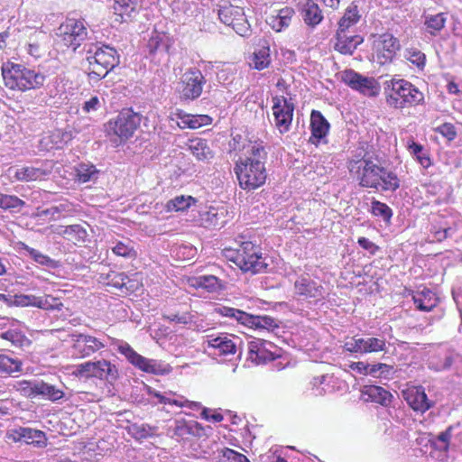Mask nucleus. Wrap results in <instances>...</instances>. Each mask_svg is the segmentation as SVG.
Returning a JSON list of instances; mask_svg holds the SVG:
<instances>
[{
  "label": "nucleus",
  "instance_id": "864d4df0",
  "mask_svg": "<svg viewBox=\"0 0 462 462\" xmlns=\"http://www.w3.org/2000/svg\"><path fill=\"white\" fill-rule=\"evenodd\" d=\"M453 427L449 426L446 430L430 439L431 447L439 451H448L449 448V440L451 438Z\"/></svg>",
  "mask_w": 462,
  "mask_h": 462
},
{
  "label": "nucleus",
  "instance_id": "f3484780",
  "mask_svg": "<svg viewBox=\"0 0 462 462\" xmlns=\"http://www.w3.org/2000/svg\"><path fill=\"white\" fill-rule=\"evenodd\" d=\"M248 357L256 365L265 364L280 357L278 347L272 342L255 338L247 343Z\"/></svg>",
  "mask_w": 462,
  "mask_h": 462
},
{
  "label": "nucleus",
  "instance_id": "79ce46f5",
  "mask_svg": "<svg viewBox=\"0 0 462 462\" xmlns=\"http://www.w3.org/2000/svg\"><path fill=\"white\" fill-rule=\"evenodd\" d=\"M270 63V48L263 45L254 51L250 65L257 70H262L266 69Z\"/></svg>",
  "mask_w": 462,
  "mask_h": 462
},
{
  "label": "nucleus",
  "instance_id": "1a4fd4ad",
  "mask_svg": "<svg viewBox=\"0 0 462 462\" xmlns=\"http://www.w3.org/2000/svg\"><path fill=\"white\" fill-rule=\"evenodd\" d=\"M72 374L79 378L94 377L111 384L119 377L116 365L104 358L77 365Z\"/></svg>",
  "mask_w": 462,
  "mask_h": 462
},
{
  "label": "nucleus",
  "instance_id": "dca6fc26",
  "mask_svg": "<svg viewBox=\"0 0 462 462\" xmlns=\"http://www.w3.org/2000/svg\"><path fill=\"white\" fill-rule=\"evenodd\" d=\"M294 104L283 96H275L273 97V114L274 116L275 126L280 134L288 133L291 129Z\"/></svg>",
  "mask_w": 462,
  "mask_h": 462
},
{
  "label": "nucleus",
  "instance_id": "a878e982",
  "mask_svg": "<svg viewBox=\"0 0 462 462\" xmlns=\"http://www.w3.org/2000/svg\"><path fill=\"white\" fill-rule=\"evenodd\" d=\"M400 48L399 41L393 35H383L376 51L377 61L380 64L391 62Z\"/></svg>",
  "mask_w": 462,
  "mask_h": 462
},
{
  "label": "nucleus",
  "instance_id": "39448f33",
  "mask_svg": "<svg viewBox=\"0 0 462 462\" xmlns=\"http://www.w3.org/2000/svg\"><path fill=\"white\" fill-rule=\"evenodd\" d=\"M85 19L77 18L74 14H69L57 28L56 34L61 39L64 45L77 53L83 42L88 39V31Z\"/></svg>",
  "mask_w": 462,
  "mask_h": 462
},
{
  "label": "nucleus",
  "instance_id": "a19ab883",
  "mask_svg": "<svg viewBox=\"0 0 462 462\" xmlns=\"http://www.w3.org/2000/svg\"><path fill=\"white\" fill-rule=\"evenodd\" d=\"M35 389L38 390V396H42L53 402H59L64 397V393L61 389L43 381H38V388Z\"/></svg>",
  "mask_w": 462,
  "mask_h": 462
},
{
  "label": "nucleus",
  "instance_id": "69168bd1",
  "mask_svg": "<svg viewBox=\"0 0 462 462\" xmlns=\"http://www.w3.org/2000/svg\"><path fill=\"white\" fill-rule=\"evenodd\" d=\"M202 220L205 226L217 228L221 226L218 221L217 212L215 209H210L202 214Z\"/></svg>",
  "mask_w": 462,
  "mask_h": 462
},
{
  "label": "nucleus",
  "instance_id": "f8f14e48",
  "mask_svg": "<svg viewBox=\"0 0 462 462\" xmlns=\"http://www.w3.org/2000/svg\"><path fill=\"white\" fill-rule=\"evenodd\" d=\"M340 80L353 90L367 97H375L380 89L376 79L372 77L364 76L352 69L342 71Z\"/></svg>",
  "mask_w": 462,
  "mask_h": 462
},
{
  "label": "nucleus",
  "instance_id": "4468645a",
  "mask_svg": "<svg viewBox=\"0 0 462 462\" xmlns=\"http://www.w3.org/2000/svg\"><path fill=\"white\" fill-rule=\"evenodd\" d=\"M9 304L15 307H35L49 311H60L64 307L58 298L51 295L15 294L10 299Z\"/></svg>",
  "mask_w": 462,
  "mask_h": 462
},
{
  "label": "nucleus",
  "instance_id": "c9c22d12",
  "mask_svg": "<svg viewBox=\"0 0 462 462\" xmlns=\"http://www.w3.org/2000/svg\"><path fill=\"white\" fill-rule=\"evenodd\" d=\"M21 249L24 251L25 254L33 260L36 263L49 269H57L60 266V262L51 258L50 256L42 254V252L29 246L24 243H21Z\"/></svg>",
  "mask_w": 462,
  "mask_h": 462
},
{
  "label": "nucleus",
  "instance_id": "052dcab7",
  "mask_svg": "<svg viewBox=\"0 0 462 462\" xmlns=\"http://www.w3.org/2000/svg\"><path fill=\"white\" fill-rule=\"evenodd\" d=\"M395 370L393 365L383 364V363H376L371 364L370 375L375 378H391Z\"/></svg>",
  "mask_w": 462,
  "mask_h": 462
},
{
  "label": "nucleus",
  "instance_id": "ddd939ff",
  "mask_svg": "<svg viewBox=\"0 0 462 462\" xmlns=\"http://www.w3.org/2000/svg\"><path fill=\"white\" fill-rule=\"evenodd\" d=\"M241 257L244 263H241V270L244 273L250 272L252 274L263 273L268 267L265 257L260 252L259 247L251 241H245L240 244Z\"/></svg>",
  "mask_w": 462,
  "mask_h": 462
},
{
  "label": "nucleus",
  "instance_id": "774afa93",
  "mask_svg": "<svg viewBox=\"0 0 462 462\" xmlns=\"http://www.w3.org/2000/svg\"><path fill=\"white\" fill-rule=\"evenodd\" d=\"M234 69L226 67L219 69L217 73V79L222 85H229L234 79Z\"/></svg>",
  "mask_w": 462,
  "mask_h": 462
},
{
  "label": "nucleus",
  "instance_id": "9b49d317",
  "mask_svg": "<svg viewBox=\"0 0 462 462\" xmlns=\"http://www.w3.org/2000/svg\"><path fill=\"white\" fill-rule=\"evenodd\" d=\"M206 84L207 79L201 70L190 67L180 76L177 90L181 100L194 101L201 96Z\"/></svg>",
  "mask_w": 462,
  "mask_h": 462
},
{
  "label": "nucleus",
  "instance_id": "3c124183",
  "mask_svg": "<svg viewBox=\"0 0 462 462\" xmlns=\"http://www.w3.org/2000/svg\"><path fill=\"white\" fill-rule=\"evenodd\" d=\"M154 428L148 424L133 423L126 428L129 435L134 439L141 441L153 435Z\"/></svg>",
  "mask_w": 462,
  "mask_h": 462
},
{
  "label": "nucleus",
  "instance_id": "4d7b16f0",
  "mask_svg": "<svg viewBox=\"0 0 462 462\" xmlns=\"http://www.w3.org/2000/svg\"><path fill=\"white\" fill-rule=\"evenodd\" d=\"M240 7L233 5H221L217 11L219 20L226 25H230L238 15Z\"/></svg>",
  "mask_w": 462,
  "mask_h": 462
},
{
  "label": "nucleus",
  "instance_id": "58836bf2",
  "mask_svg": "<svg viewBox=\"0 0 462 462\" xmlns=\"http://www.w3.org/2000/svg\"><path fill=\"white\" fill-rule=\"evenodd\" d=\"M180 119V128L198 129L212 123V118L208 115H184Z\"/></svg>",
  "mask_w": 462,
  "mask_h": 462
},
{
  "label": "nucleus",
  "instance_id": "e2e57ef3",
  "mask_svg": "<svg viewBox=\"0 0 462 462\" xmlns=\"http://www.w3.org/2000/svg\"><path fill=\"white\" fill-rule=\"evenodd\" d=\"M38 380L22 381L19 383V391L22 395L27 398H35L38 396Z\"/></svg>",
  "mask_w": 462,
  "mask_h": 462
},
{
  "label": "nucleus",
  "instance_id": "de8ad7c7",
  "mask_svg": "<svg viewBox=\"0 0 462 462\" xmlns=\"http://www.w3.org/2000/svg\"><path fill=\"white\" fill-rule=\"evenodd\" d=\"M369 212L377 217H381L385 223H391L393 209L385 203L373 199Z\"/></svg>",
  "mask_w": 462,
  "mask_h": 462
},
{
  "label": "nucleus",
  "instance_id": "9d476101",
  "mask_svg": "<svg viewBox=\"0 0 462 462\" xmlns=\"http://www.w3.org/2000/svg\"><path fill=\"white\" fill-rule=\"evenodd\" d=\"M234 171L243 189L248 191L256 189L266 181L267 172L265 165L261 164L259 162L241 161L236 164Z\"/></svg>",
  "mask_w": 462,
  "mask_h": 462
},
{
  "label": "nucleus",
  "instance_id": "cd10ccee",
  "mask_svg": "<svg viewBox=\"0 0 462 462\" xmlns=\"http://www.w3.org/2000/svg\"><path fill=\"white\" fill-rule=\"evenodd\" d=\"M337 42L335 50L344 55H352L356 48L364 42V38L359 34L347 36L346 32L337 31Z\"/></svg>",
  "mask_w": 462,
  "mask_h": 462
},
{
  "label": "nucleus",
  "instance_id": "7ed1b4c3",
  "mask_svg": "<svg viewBox=\"0 0 462 462\" xmlns=\"http://www.w3.org/2000/svg\"><path fill=\"white\" fill-rule=\"evenodd\" d=\"M359 154L356 159H351L348 162V170L351 174L356 176L359 181V185L363 188H371L379 189L383 174H384L385 168L374 162L371 158H366L365 155Z\"/></svg>",
  "mask_w": 462,
  "mask_h": 462
},
{
  "label": "nucleus",
  "instance_id": "f257e3e1",
  "mask_svg": "<svg viewBox=\"0 0 462 462\" xmlns=\"http://www.w3.org/2000/svg\"><path fill=\"white\" fill-rule=\"evenodd\" d=\"M386 103L393 108L415 106L424 102V94L410 81L403 79L386 80L383 83Z\"/></svg>",
  "mask_w": 462,
  "mask_h": 462
},
{
  "label": "nucleus",
  "instance_id": "c85d7f7f",
  "mask_svg": "<svg viewBox=\"0 0 462 462\" xmlns=\"http://www.w3.org/2000/svg\"><path fill=\"white\" fill-rule=\"evenodd\" d=\"M189 285L195 289H202L207 292H219L225 289V282L215 275H199L189 281Z\"/></svg>",
  "mask_w": 462,
  "mask_h": 462
},
{
  "label": "nucleus",
  "instance_id": "680f3d73",
  "mask_svg": "<svg viewBox=\"0 0 462 462\" xmlns=\"http://www.w3.org/2000/svg\"><path fill=\"white\" fill-rule=\"evenodd\" d=\"M25 202L14 195L0 194V208L5 210L21 208Z\"/></svg>",
  "mask_w": 462,
  "mask_h": 462
},
{
  "label": "nucleus",
  "instance_id": "7c9ffc66",
  "mask_svg": "<svg viewBox=\"0 0 462 462\" xmlns=\"http://www.w3.org/2000/svg\"><path fill=\"white\" fill-rule=\"evenodd\" d=\"M362 394L366 396V401L376 402L382 406L388 407L392 403L393 394L378 385H365L362 389Z\"/></svg>",
  "mask_w": 462,
  "mask_h": 462
},
{
  "label": "nucleus",
  "instance_id": "20e7f679",
  "mask_svg": "<svg viewBox=\"0 0 462 462\" xmlns=\"http://www.w3.org/2000/svg\"><path fill=\"white\" fill-rule=\"evenodd\" d=\"M217 313L236 321L244 327L255 330H267L274 332L280 328L281 321L268 315H253L241 310L222 306L217 309Z\"/></svg>",
  "mask_w": 462,
  "mask_h": 462
},
{
  "label": "nucleus",
  "instance_id": "a211bd4d",
  "mask_svg": "<svg viewBox=\"0 0 462 462\" xmlns=\"http://www.w3.org/2000/svg\"><path fill=\"white\" fill-rule=\"evenodd\" d=\"M343 347L347 352L359 355L377 353L385 350L386 341L383 337L356 336L346 340Z\"/></svg>",
  "mask_w": 462,
  "mask_h": 462
},
{
  "label": "nucleus",
  "instance_id": "6e6552de",
  "mask_svg": "<svg viewBox=\"0 0 462 462\" xmlns=\"http://www.w3.org/2000/svg\"><path fill=\"white\" fill-rule=\"evenodd\" d=\"M143 116L134 112L133 108H125L119 112L116 118L106 125L108 136L115 135L120 142L131 138L141 125Z\"/></svg>",
  "mask_w": 462,
  "mask_h": 462
},
{
  "label": "nucleus",
  "instance_id": "e433bc0d",
  "mask_svg": "<svg viewBox=\"0 0 462 462\" xmlns=\"http://www.w3.org/2000/svg\"><path fill=\"white\" fill-rule=\"evenodd\" d=\"M189 149L199 161L208 162L214 156L208 142L204 139L191 140Z\"/></svg>",
  "mask_w": 462,
  "mask_h": 462
},
{
  "label": "nucleus",
  "instance_id": "37998d69",
  "mask_svg": "<svg viewBox=\"0 0 462 462\" xmlns=\"http://www.w3.org/2000/svg\"><path fill=\"white\" fill-rule=\"evenodd\" d=\"M361 18L357 5L352 3L346 10L343 17L338 22V29L340 32H346V30L356 24Z\"/></svg>",
  "mask_w": 462,
  "mask_h": 462
},
{
  "label": "nucleus",
  "instance_id": "f03ea898",
  "mask_svg": "<svg viewBox=\"0 0 462 462\" xmlns=\"http://www.w3.org/2000/svg\"><path fill=\"white\" fill-rule=\"evenodd\" d=\"M5 85L10 89L26 91L43 86L46 75L22 64L7 62L2 66Z\"/></svg>",
  "mask_w": 462,
  "mask_h": 462
},
{
  "label": "nucleus",
  "instance_id": "bf43d9fd",
  "mask_svg": "<svg viewBox=\"0 0 462 462\" xmlns=\"http://www.w3.org/2000/svg\"><path fill=\"white\" fill-rule=\"evenodd\" d=\"M409 151L423 168L427 169L431 165L430 156L424 152V148L420 143L412 142L409 144Z\"/></svg>",
  "mask_w": 462,
  "mask_h": 462
},
{
  "label": "nucleus",
  "instance_id": "f704fd0d",
  "mask_svg": "<svg viewBox=\"0 0 462 462\" xmlns=\"http://www.w3.org/2000/svg\"><path fill=\"white\" fill-rule=\"evenodd\" d=\"M56 233L63 235L65 238L73 244L85 243L88 238V232L81 225L59 226Z\"/></svg>",
  "mask_w": 462,
  "mask_h": 462
},
{
  "label": "nucleus",
  "instance_id": "2eb2a0df",
  "mask_svg": "<svg viewBox=\"0 0 462 462\" xmlns=\"http://www.w3.org/2000/svg\"><path fill=\"white\" fill-rule=\"evenodd\" d=\"M208 346L214 350L213 355L218 356H227L238 352V356L242 355L243 342L239 337L230 334H220L217 336H207Z\"/></svg>",
  "mask_w": 462,
  "mask_h": 462
},
{
  "label": "nucleus",
  "instance_id": "0e129e2a",
  "mask_svg": "<svg viewBox=\"0 0 462 462\" xmlns=\"http://www.w3.org/2000/svg\"><path fill=\"white\" fill-rule=\"evenodd\" d=\"M225 257L234 263L241 270V263H244V258L241 257L240 245L237 248H226L224 250Z\"/></svg>",
  "mask_w": 462,
  "mask_h": 462
},
{
  "label": "nucleus",
  "instance_id": "4be33fe9",
  "mask_svg": "<svg viewBox=\"0 0 462 462\" xmlns=\"http://www.w3.org/2000/svg\"><path fill=\"white\" fill-rule=\"evenodd\" d=\"M462 362V356L451 349H445L433 355L428 363L429 369L435 372L448 371Z\"/></svg>",
  "mask_w": 462,
  "mask_h": 462
},
{
  "label": "nucleus",
  "instance_id": "aec40b11",
  "mask_svg": "<svg viewBox=\"0 0 462 462\" xmlns=\"http://www.w3.org/2000/svg\"><path fill=\"white\" fill-rule=\"evenodd\" d=\"M72 337V353L77 358L88 357L106 346V343L102 338L88 334L79 333Z\"/></svg>",
  "mask_w": 462,
  "mask_h": 462
},
{
  "label": "nucleus",
  "instance_id": "b1692460",
  "mask_svg": "<svg viewBox=\"0 0 462 462\" xmlns=\"http://www.w3.org/2000/svg\"><path fill=\"white\" fill-rule=\"evenodd\" d=\"M173 437L184 439L187 436L203 437L206 435L203 426L196 420H175L174 425L169 428Z\"/></svg>",
  "mask_w": 462,
  "mask_h": 462
},
{
  "label": "nucleus",
  "instance_id": "0eeeda50",
  "mask_svg": "<svg viewBox=\"0 0 462 462\" xmlns=\"http://www.w3.org/2000/svg\"><path fill=\"white\" fill-rule=\"evenodd\" d=\"M115 346L116 350L121 355H123L131 365L143 372L157 375H165L172 371V368L169 364H164L162 361L155 359H149L139 355L125 341L117 340L115 343Z\"/></svg>",
  "mask_w": 462,
  "mask_h": 462
},
{
  "label": "nucleus",
  "instance_id": "4c0bfd02",
  "mask_svg": "<svg viewBox=\"0 0 462 462\" xmlns=\"http://www.w3.org/2000/svg\"><path fill=\"white\" fill-rule=\"evenodd\" d=\"M76 180L79 183H86L96 180L98 177L99 171L96 166L89 162H80L75 167Z\"/></svg>",
  "mask_w": 462,
  "mask_h": 462
},
{
  "label": "nucleus",
  "instance_id": "72a5a7b5",
  "mask_svg": "<svg viewBox=\"0 0 462 462\" xmlns=\"http://www.w3.org/2000/svg\"><path fill=\"white\" fill-rule=\"evenodd\" d=\"M416 308L420 311H430L439 303V298L430 289L424 287L421 291H418L412 296Z\"/></svg>",
  "mask_w": 462,
  "mask_h": 462
},
{
  "label": "nucleus",
  "instance_id": "5701e85b",
  "mask_svg": "<svg viewBox=\"0 0 462 462\" xmlns=\"http://www.w3.org/2000/svg\"><path fill=\"white\" fill-rule=\"evenodd\" d=\"M9 439L14 442L24 441L28 444H35L38 447L46 445V435L43 431L28 427H18L8 433Z\"/></svg>",
  "mask_w": 462,
  "mask_h": 462
},
{
  "label": "nucleus",
  "instance_id": "bb28decb",
  "mask_svg": "<svg viewBox=\"0 0 462 462\" xmlns=\"http://www.w3.org/2000/svg\"><path fill=\"white\" fill-rule=\"evenodd\" d=\"M296 293L305 299L322 298L323 287L309 276H300L294 284Z\"/></svg>",
  "mask_w": 462,
  "mask_h": 462
},
{
  "label": "nucleus",
  "instance_id": "412c9836",
  "mask_svg": "<svg viewBox=\"0 0 462 462\" xmlns=\"http://www.w3.org/2000/svg\"><path fill=\"white\" fill-rule=\"evenodd\" d=\"M143 0H114L113 14L114 21L119 23H129L134 22L140 10Z\"/></svg>",
  "mask_w": 462,
  "mask_h": 462
},
{
  "label": "nucleus",
  "instance_id": "c756f323",
  "mask_svg": "<svg viewBox=\"0 0 462 462\" xmlns=\"http://www.w3.org/2000/svg\"><path fill=\"white\" fill-rule=\"evenodd\" d=\"M295 14L293 8L285 6L267 17L266 23L277 32L288 28Z\"/></svg>",
  "mask_w": 462,
  "mask_h": 462
},
{
  "label": "nucleus",
  "instance_id": "473e14b6",
  "mask_svg": "<svg viewBox=\"0 0 462 462\" xmlns=\"http://www.w3.org/2000/svg\"><path fill=\"white\" fill-rule=\"evenodd\" d=\"M329 128L330 125L321 112L312 110L310 114L311 138L319 142L327 136Z\"/></svg>",
  "mask_w": 462,
  "mask_h": 462
},
{
  "label": "nucleus",
  "instance_id": "a18cd8bd",
  "mask_svg": "<svg viewBox=\"0 0 462 462\" xmlns=\"http://www.w3.org/2000/svg\"><path fill=\"white\" fill-rule=\"evenodd\" d=\"M1 337L10 341L12 346L19 348L27 347L32 343L23 333L17 329H8L1 334Z\"/></svg>",
  "mask_w": 462,
  "mask_h": 462
},
{
  "label": "nucleus",
  "instance_id": "5fc2aeb1",
  "mask_svg": "<svg viewBox=\"0 0 462 462\" xmlns=\"http://www.w3.org/2000/svg\"><path fill=\"white\" fill-rule=\"evenodd\" d=\"M21 365L22 363L18 359L0 355V376L21 371Z\"/></svg>",
  "mask_w": 462,
  "mask_h": 462
},
{
  "label": "nucleus",
  "instance_id": "49530a36",
  "mask_svg": "<svg viewBox=\"0 0 462 462\" xmlns=\"http://www.w3.org/2000/svg\"><path fill=\"white\" fill-rule=\"evenodd\" d=\"M111 250L115 254L128 259L135 258L137 255L134 242L130 239L116 241L115 245L111 247Z\"/></svg>",
  "mask_w": 462,
  "mask_h": 462
},
{
  "label": "nucleus",
  "instance_id": "603ef678",
  "mask_svg": "<svg viewBox=\"0 0 462 462\" xmlns=\"http://www.w3.org/2000/svg\"><path fill=\"white\" fill-rule=\"evenodd\" d=\"M108 284L111 286L126 291H133L134 285L131 280L125 273H111L107 275Z\"/></svg>",
  "mask_w": 462,
  "mask_h": 462
},
{
  "label": "nucleus",
  "instance_id": "ea45409f",
  "mask_svg": "<svg viewBox=\"0 0 462 462\" xmlns=\"http://www.w3.org/2000/svg\"><path fill=\"white\" fill-rule=\"evenodd\" d=\"M196 202L197 199L192 196H176L166 203L165 208L167 212H184Z\"/></svg>",
  "mask_w": 462,
  "mask_h": 462
},
{
  "label": "nucleus",
  "instance_id": "c03bdc74",
  "mask_svg": "<svg viewBox=\"0 0 462 462\" xmlns=\"http://www.w3.org/2000/svg\"><path fill=\"white\" fill-rule=\"evenodd\" d=\"M446 22L447 17L444 13L424 15V24L426 26V30L431 35H436L438 32H439L444 28Z\"/></svg>",
  "mask_w": 462,
  "mask_h": 462
},
{
  "label": "nucleus",
  "instance_id": "393cba45",
  "mask_svg": "<svg viewBox=\"0 0 462 462\" xmlns=\"http://www.w3.org/2000/svg\"><path fill=\"white\" fill-rule=\"evenodd\" d=\"M51 172V169L43 167L42 164L22 166L14 170V178L18 181L30 182L43 180Z\"/></svg>",
  "mask_w": 462,
  "mask_h": 462
},
{
  "label": "nucleus",
  "instance_id": "8fccbe9b",
  "mask_svg": "<svg viewBox=\"0 0 462 462\" xmlns=\"http://www.w3.org/2000/svg\"><path fill=\"white\" fill-rule=\"evenodd\" d=\"M234 31L242 37H248L251 35L252 30L251 26L245 17L244 9L240 7V12L238 15H236L235 20L230 25Z\"/></svg>",
  "mask_w": 462,
  "mask_h": 462
},
{
  "label": "nucleus",
  "instance_id": "2f4dec72",
  "mask_svg": "<svg viewBox=\"0 0 462 462\" xmlns=\"http://www.w3.org/2000/svg\"><path fill=\"white\" fill-rule=\"evenodd\" d=\"M304 23L310 27H316L323 20V14L319 5L314 0H306L300 10Z\"/></svg>",
  "mask_w": 462,
  "mask_h": 462
},
{
  "label": "nucleus",
  "instance_id": "338daca9",
  "mask_svg": "<svg viewBox=\"0 0 462 462\" xmlns=\"http://www.w3.org/2000/svg\"><path fill=\"white\" fill-rule=\"evenodd\" d=\"M221 457L228 462H244L246 456L232 448H224L220 450Z\"/></svg>",
  "mask_w": 462,
  "mask_h": 462
},
{
  "label": "nucleus",
  "instance_id": "423d86ee",
  "mask_svg": "<svg viewBox=\"0 0 462 462\" xmlns=\"http://www.w3.org/2000/svg\"><path fill=\"white\" fill-rule=\"evenodd\" d=\"M119 63L120 56L117 51L110 45L101 44L97 56L88 58V78L97 83L105 79Z\"/></svg>",
  "mask_w": 462,
  "mask_h": 462
},
{
  "label": "nucleus",
  "instance_id": "6e6d98bb",
  "mask_svg": "<svg viewBox=\"0 0 462 462\" xmlns=\"http://www.w3.org/2000/svg\"><path fill=\"white\" fill-rule=\"evenodd\" d=\"M248 152L249 157H247L245 161H248L251 162H259L261 164L265 165L267 160V152L262 143H259L257 142L254 143L250 146Z\"/></svg>",
  "mask_w": 462,
  "mask_h": 462
},
{
  "label": "nucleus",
  "instance_id": "6ab92c4d",
  "mask_svg": "<svg viewBox=\"0 0 462 462\" xmlns=\"http://www.w3.org/2000/svg\"><path fill=\"white\" fill-rule=\"evenodd\" d=\"M402 396L409 407L420 414H424L435 405V402L428 397L421 385L407 387L402 391Z\"/></svg>",
  "mask_w": 462,
  "mask_h": 462
},
{
  "label": "nucleus",
  "instance_id": "09e8293b",
  "mask_svg": "<svg viewBox=\"0 0 462 462\" xmlns=\"http://www.w3.org/2000/svg\"><path fill=\"white\" fill-rule=\"evenodd\" d=\"M147 48L149 50L150 54H154L157 51L166 52L169 48L166 35L157 32H152V36L148 41Z\"/></svg>",
  "mask_w": 462,
  "mask_h": 462
},
{
  "label": "nucleus",
  "instance_id": "13d9d810",
  "mask_svg": "<svg viewBox=\"0 0 462 462\" xmlns=\"http://www.w3.org/2000/svg\"><path fill=\"white\" fill-rule=\"evenodd\" d=\"M381 189L383 191H395L400 188V180L397 175L385 169L384 174L380 179Z\"/></svg>",
  "mask_w": 462,
  "mask_h": 462
}]
</instances>
